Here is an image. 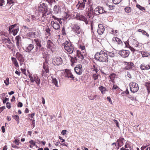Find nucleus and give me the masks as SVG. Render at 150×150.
I'll use <instances>...</instances> for the list:
<instances>
[{"mask_svg":"<svg viewBox=\"0 0 150 150\" xmlns=\"http://www.w3.org/2000/svg\"><path fill=\"white\" fill-rule=\"evenodd\" d=\"M140 67L142 70L149 69H150V65H146L145 64L143 63L141 65Z\"/></svg>","mask_w":150,"mask_h":150,"instance_id":"obj_18","label":"nucleus"},{"mask_svg":"<svg viewBox=\"0 0 150 150\" xmlns=\"http://www.w3.org/2000/svg\"><path fill=\"white\" fill-rule=\"evenodd\" d=\"M71 65H72L74 63L76 62L78 60V59L77 57H71Z\"/></svg>","mask_w":150,"mask_h":150,"instance_id":"obj_27","label":"nucleus"},{"mask_svg":"<svg viewBox=\"0 0 150 150\" xmlns=\"http://www.w3.org/2000/svg\"><path fill=\"white\" fill-rule=\"evenodd\" d=\"M33 42H35L36 45L38 47L39 46V47H41V46L40 42L38 40L34 39L33 41Z\"/></svg>","mask_w":150,"mask_h":150,"instance_id":"obj_32","label":"nucleus"},{"mask_svg":"<svg viewBox=\"0 0 150 150\" xmlns=\"http://www.w3.org/2000/svg\"><path fill=\"white\" fill-rule=\"evenodd\" d=\"M12 117L17 122V124H18L19 122V116L16 115H13Z\"/></svg>","mask_w":150,"mask_h":150,"instance_id":"obj_28","label":"nucleus"},{"mask_svg":"<svg viewBox=\"0 0 150 150\" xmlns=\"http://www.w3.org/2000/svg\"><path fill=\"white\" fill-rule=\"evenodd\" d=\"M10 40L6 36L5 37H4L2 38V42L5 45V46H8L10 43Z\"/></svg>","mask_w":150,"mask_h":150,"instance_id":"obj_17","label":"nucleus"},{"mask_svg":"<svg viewBox=\"0 0 150 150\" xmlns=\"http://www.w3.org/2000/svg\"><path fill=\"white\" fill-rule=\"evenodd\" d=\"M106 5L107 7H109L110 10H112L114 8L115 6L113 5H110L108 4H107Z\"/></svg>","mask_w":150,"mask_h":150,"instance_id":"obj_51","label":"nucleus"},{"mask_svg":"<svg viewBox=\"0 0 150 150\" xmlns=\"http://www.w3.org/2000/svg\"><path fill=\"white\" fill-rule=\"evenodd\" d=\"M116 76V74H115L113 73L110 74V75L109 76V77L110 79H114Z\"/></svg>","mask_w":150,"mask_h":150,"instance_id":"obj_39","label":"nucleus"},{"mask_svg":"<svg viewBox=\"0 0 150 150\" xmlns=\"http://www.w3.org/2000/svg\"><path fill=\"white\" fill-rule=\"evenodd\" d=\"M72 30L74 32L79 34L82 33L81 30L79 25L74 24L72 27Z\"/></svg>","mask_w":150,"mask_h":150,"instance_id":"obj_10","label":"nucleus"},{"mask_svg":"<svg viewBox=\"0 0 150 150\" xmlns=\"http://www.w3.org/2000/svg\"><path fill=\"white\" fill-rule=\"evenodd\" d=\"M95 58L100 62H108V56L103 51H101L99 53L97 52L95 55Z\"/></svg>","mask_w":150,"mask_h":150,"instance_id":"obj_1","label":"nucleus"},{"mask_svg":"<svg viewBox=\"0 0 150 150\" xmlns=\"http://www.w3.org/2000/svg\"><path fill=\"white\" fill-rule=\"evenodd\" d=\"M6 107L8 109H10L11 108L10 103L9 102H7L6 103Z\"/></svg>","mask_w":150,"mask_h":150,"instance_id":"obj_54","label":"nucleus"},{"mask_svg":"<svg viewBox=\"0 0 150 150\" xmlns=\"http://www.w3.org/2000/svg\"><path fill=\"white\" fill-rule=\"evenodd\" d=\"M125 12L127 13H129L131 11V8L129 7H127L125 8Z\"/></svg>","mask_w":150,"mask_h":150,"instance_id":"obj_43","label":"nucleus"},{"mask_svg":"<svg viewBox=\"0 0 150 150\" xmlns=\"http://www.w3.org/2000/svg\"><path fill=\"white\" fill-rule=\"evenodd\" d=\"M119 88L118 86L115 84H113V87L112 88V90H114L116 89L117 88Z\"/></svg>","mask_w":150,"mask_h":150,"instance_id":"obj_53","label":"nucleus"},{"mask_svg":"<svg viewBox=\"0 0 150 150\" xmlns=\"http://www.w3.org/2000/svg\"><path fill=\"white\" fill-rule=\"evenodd\" d=\"M122 0H112L113 3L115 4H117L120 3Z\"/></svg>","mask_w":150,"mask_h":150,"instance_id":"obj_44","label":"nucleus"},{"mask_svg":"<svg viewBox=\"0 0 150 150\" xmlns=\"http://www.w3.org/2000/svg\"><path fill=\"white\" fill-rule=\"evenodd\" d=\"M29 77L30 78V81L31 82L33 83L34 82V78L32 76V75L30 74L29 76Z\"/></svg>","mask_w":150,"mask_h":150,"instance_id":"obj_49","label":"nucleus"},{"mask_svg":"<svg viewBox=\"0 0 150 150\" xmlns=\"http://www.w3.org/2000/svg\"><path fill=\"white\" fill-rule=\"evenodd\" d=\"M59 23V22L58 21H52L51 22V24L54 29L58 30L60 28V25Z\"/></svg>","mask_w":150,"mask_h":150,"instance_id":"obj_13","label":"nucleus"},{"mask_svg":"<svg viewBox=\"0 0 150 150\" xmlns=\"http://www.w3.org/2000/svg\"><path fill=\"white\" fill-rule=\"evenodd\" d=\"M62 46L64 47H72L71 44L70 42H69L67 41H66L65 42L62 44Z\"/></svg>","mask_w":150,"mask_h":150,"instance_id":"obj_24","label":"nucleus"},{"mask_svg":"<svg viewBox=\"0 0 150 150\" xmlns=\"http://www.w3.org/2000/svg\"><path fill=\"white\" fill-rule=\"evenodd\" d=\"M48 65H46L45 63H44L43 67V69L42 70V76H47L48 75L47 73H48L49 72V68L48 67Z\"/></svg>","mask_w":150,"mask_h":150,"instance_id":"obj_11","label":"nucleus"},{"mask_svg":"<svg viewBox=\"0 0 150 150\" xmlns=\"http://www.w3.org/2000/svg\"><path fill=\"white\" fill-rule=\"evenodd\" d=\"M33 78L34 79V81H35L37 85H39L40 84V80L38 78L37 74H35L33 75Z\"/></svg>","mask_w":150,"mask_h":150,"instance_id":"obj_21","label":"nucleus"},{"mask_svg":"<svg viewBox=\"0 0 150 150\" xmlns=\"http://www.w3.org/2000/svg\"><path fill=\"white\" fill-rule=\"evenodd\" d=\"M119 54L123 58H125L129 56V52L126 50H122L119 52Z\"/></svg>","mask_w":150,"mask_h":150,"instance_id":"obj_12","label":"nucleus"},{"mask_svg":"<svg viewBox=\"0 0 150 150\" xmlns=\"http://www.w3.org/2000/svg\"><path fill=\"white\" fill-rule=\"evenodd\" d=\"M99 7L100 6H98L94 10V12H95L96 13H98V14H99V11L100 9Z\"/></svg>","mask_w":150,"mask_h":150,"instance_id":"obj_52","label":"nucleus"},{"mask_svg":"<svg viewBox=\"0 0 150 150\" xmlns=\"http://www.w3.org/2000/svg\"><path fill=\"white\" fill-rule=\"evenodd\" d=\"M112 40L113 41L116 42L118 44H121V46H122L121 45V44L122 43V41L119 39V38L116 37H113L112 39Z\"/></svg>","mask_w":150,"mask_h":150,"instance_id":"obj_23","label":"nucleus"},{"mask_svg":"<svg viewBox=\"0 0 150 150\" xmlns=\"http://www.w3.org/2000/svg\"><path fill=\"white\" fill-rule=\"evenodd\" d=\"M65 74L66 77H67L68 78H70L73 80H74V77L70 70L67 69H66Z\"/></svg>","mask_w":150,"mask_h":150,"instance_id":"obj_14","label":"nucleus"},{"mask_svg":"<svg viewBox=\"0 0 150 150\" xmlns=\"http://www.w3.org/2000/svg\"><path fill=\"white\" fill-rule=\"evenodd\" d=\"M111 32H112V33L114 34V33H117L118 32V31L117 30H114L112 29Z\"/></svg>","mask_w":150,"mask_h":150,"instance_id":"obj_64","label":"nucleus"},{"mask_svg":"<svg viewBox=\"0 0 150 150\" xmlns=\"http://www.w3.org/2000/svg\"><path fill=\"white\" fill-rule=\"evenodd\" d=\"M33 47H23V49L26 52H30Z\"/></svg>","mask_w":150,"mask_h":150,"instance_id":"obj_34","label":"nucleus"},{"mask_svg":"<svg viewBox=\"0 0 150 150\" xmlns=\"http://www.w3.org/2000/svg\"><path fill=\"white\" fill-rule=\"evenodd\" d=\"M99 89L101 93L103 94L105 93V91H107V89L105 87L102 86L99 87Z\"/></svg>","mask_w":150,"mask_h":150,"instance_id":"obj_26","label":"nucleus"},{"mask_svg":"<svg viewBox=\"0 0 150 150\" xmlns=\"http://www.w3.org/2000/svg\"><path fill=\"white\" fill-rule=\"evenodd\" d=\"M19 142V139H16L13 142L17 145H19V143H20Z\"/></svg>","mask_w":150,"mask_h":150,"instance_id":"obj_56","label":"nucleus"},{"mask_svg":"<svg viewBox=\"0 0 150 150\" xmlns=\"http://www.w3.org/2000/svg\"><path fill=\"white\" fill-rule=\"evenodd\" d=\"M21 39V37H20L19 35L17 36L16 38V44L17 46H19L20 45H19V40L20 39Z\"/></svg>","mask_w":150,"mask_h":150,"instance_id":"obj_33","label":"nucleus"},{"mask_svg":"<svg viewBox=\"0 0 150 150\" xmlns=\"http://www.w3.org/2000/svg\"><path fill=\"white\" fill-rule=\"evenodd\" d=\"M105 31V28L102 24H100L98 25V28L97 31L98 34L102 35Z\"/></svg>","mask_w":150,"mask_h":150,"instance_id":"obj_16","label":"nucleus"},{"mask_svg":"<svg viewBox=\"0 0 150 150\" xmlns=\"http://www.w3.org/2000/svg\"><path fill=\"white\" fill-rule=\"evenodd\" d=\"M123 63L125 66L124 69L125 70H131L134 67V64L133 62H124Z\"/></svg>","mask_w":150,"mask_h":150,"instance_id":"obj_8","label":"nucleus"},{"mask_svg":"<svg viewBox=\"0 0 150 150\" xmlns=\"http://www.w3.org/2000/svg\"><path fill=\"white\" fill-rule=\"evenodd\" d=\"M62 63V60L61 57H55L52 58V63L54 66H59Z\"/></svg>","mask_w":150,"mask_h":150,"instance_id":"obj_4","label":"nucleus"},{"mask_svg":"<svg viewBox=\"0 0 150 150\" xmlns=\"http://www.w3.org/2000/svg\"><path fill=\"white\" fill-rule=\"evenodd\" d=\"M91 70L93 71H95L96 73H97L98 71V70L97 68L95 67L94 65L93 66V67L91 68Z\"/></svg>","mask_w":150,"mask_h":150,"instance_id":"obj_46","label":"nucleus"},{"mask_svg":"<svg viewBox=\"0 0 150 150\" xmlns=\"http://www.w3.org/2000/svg\"><path fill=\"white\" fill-rule=\"evenodd\" d=\"M65 50V52L69 54H72L74 51V47H64Z\"/></svg>","mask_w":150,"mask_h":150,"instance_id":"obj_19","label":"nucleus"},{"mask_svg":"<svg viewBox=\"0 0 150 150\" xmlns=\"http://www.w3.org/2000/svg\"><path fill=\"white\" fill-rule=\"evenodd\" d=\"M143 57H147L150 55L149 53L146 52H143L142 53Z\"/></svg>","mask_w":150,"mask_h":150,"instance_id":"obj_40","label":"nucleus"},{"mask_svg":"<svg viewBox=\"0 0 150 150\" xmlns=\"http://www.w3.org/2000/svg\"><path fill=\"white\" fill-rule=\"evenodd\" d=\"M83 56L81 54L79 50L77 51V57L78 58L79 61H82L84 58Z\"/></svg>","mask_w":150,"mask_h":150,"instance_id":"obj_20","label":"nucleus"},{"mask_svg":"<svg viewBox=\"0 0 150 150\" xmlns=\"http://www.w3.org/2000/svg\"><path fill=\"white\" fill-rule=\"evenodd\" d=\"M93 13H92V12H87L86 13V16L88 17V19L90 18H93V16L92 15V14H93Z\"/></svg>","mask_w":150,"mask_h":150,"instance_id":"obj_35","label":"nucleus"},{"mask_svg":"<svg viewBox=\"0 0 150 150\" xmlns=\"http://www.w3.org/2000/svg\"><path fill=\"white\" fill-rule=\"evenodd\" d=\"M52 18H54V19L55 20V21H58V22H59V23H62V22L61 21V20H59V18H57L56 17L54 16H52Z\"/></svg>","mask_w":150,"mask_h":150,"instance_id":"obj_45","label":"nucleus"},{"mask_svg":"<svg viewBox=\"0 0 150 150\" xmlns=\"http://www.w3.org/2000/svg\"><path fill=\"white\" fill-rule=\"evenodd\" d=\"M27 36L30 38H35V32H30L27 34Z\"/></svg>","mask_w":150,"mask_h":150,"instance_id":"obj_25","label":"nucleus"},{"mask_svg":"<svg viewBox=\"0 0 150 150\" xmlns=\"http://www.w3.org/2000/svg\"><path fill=\"white\" fill-rule=\"evenodd\" d=\"M38 10L39 11H44V13L42 14V18H44V16H47L50 13V11L47 13V7L46 5L44 3L40 4L38 6Z\"/></svg>","mask_w":150,"mask_h":150,"instance_id":"obj_2","label":"nucleus"},{"mask_svg":"<svg viewBox=\"0 0 150 150\" xmlns=\"http://www.w3.org/2000/svg\"><path fill=\"white\" fill-rule=\"evenodd\" d=\"M19 29H13L12 30V32L13 33V35L14 36H15L17 34L18 32V31Z\"/></svg>","mask_w":150,"mask_h":150,"instance_id":"obj_41","label":"nucleus"},{"mask_svg":"<svg viewBox=\"0 0 150 150\" xmlns=\"http://www.w3.org/2000/svg\"><path fill=\"white\" fill-rule=\"evenodd\" d=\"M59 7L55 5L54 7V11L55 12V13H58L59 11Z\"/></svg>","mask_w":150,"mask_h":150,"instance_id":"obj_31","label":"nucleus"},{"mask_svg":"<svg viewBox=\"0 0 150 150\" xmlns=\"http://www.w3.org/2000/svg\"><path fill=\"white\" fill-rule=\"evenodd\" d=\"M76 17L78 20L83 21L86 24H88V18L86 16L81 15L79 13H77L76 15Z\"/></svg>","mask_w":150,"mask_h":150,"instance_id":"obj_5","label":"nucleus"},{"mask_svg":"<svg viewBox=\"0 0 150 150\" xmlns=\"http://www.w3.org/2000/svg\"><path fill=\"white\" fill-rule=\"evenodd\" d=\"M13 64L16 67H19L18 63L15 57H12L11 58Z\"/></svg>","mask_w":150,"mask_h":150,"instance_id":"obj_22","label":"nucleus"},{"mask_svg":"<svg viewBox=\"0 0 150 150\" xmlns=\"http://www.w3.org/2000/svg\"><path fill=\"white\" fill-rule=\"evenodd\" d=\"M47 45L48 46V47H52L53 45V44L52 41L50 40H49L47 41Z\"/></svg>","mask_w":150,"mask_h":150,"instance_id":"obj_38","label":"nucleus"},{"mask_svg":"<svg viewBox=\"0 0 150 150\" xmlns=\"http://www.w3.org/2000/svg\"><path fill=\"white\" fill-rule=\"evenodd\" d=\"M46 32L47 33L50 35V28L48 27H47V28H46Z\"/></svg>","mask_w":150,"mask_h":150,"instance_id":"obj_59","label":"nucleus"},{"mask_svg":"<svg viewBox=\"0 0 150 150\" xmlns=\"http://www.w3.org/2000/svg\"><path fill=\"white\" fill-rule=\"evenodd\" d=\"M5 1L4 0H0V6H2L4 4Z\"/></svg>","mask_w":150,"mask_h":150,"instance_id":"obj_60","label":"nucleus"},{"mask_svg":"<svg viewBox=\"0 0 150 150\" xmlns=\"http://www.w3.org/2000/svg\"><path fill=\"white\" fill-rule=\"evenodd\" d=\"M97 96L96 95H94L93 96L91 95L90 96H88V98L90 100H92L95 99L96 97Z\"/></svg>","mask_w":150,"mask_h":150,"instance_id":"obj_37","label":"nucleus"},{"mask_svg":"<svg viewBox=\"0 0 150 150\" xmlns=\"http://www.w3.org/2000/svg\"><path fill=\"white\" fill-rule=\"evenodd\" d=\"M29 143L31 144H32L33 146H35V143L34 142V141L31 140L29 142Z\"/></svg>","mask_w":150,"mask_h":150,"instance_id":"obj_62","label":"nucleus"},{"mask_svg":"<svg viewBox=\"0 0 150 150\" xmlns=\"http://www.w3.org/2000/svg\"><path fill=\"white\" fill-rule=\"evenodd\" d=\"M52 82L56 86H58V81L55 78L52 79Z\"/></svg>","mask_w":150,"mask_h":150,"instance_id":"obj_42","label":"nucleus"},{"mask_svg":"<svg viewBox=\"0 0 150 150\" xmlns=\"http://www.w3.org/2000/svg\"><path fill=\"white\" fill-rule=\"evenodd\" d=\"M136 6L137 8H138L141 10L143 11V10H145L144 8L141 6L139 5H137Z\"/></svg>","mask_w":150,"mask_h":150,"instance_id":"obj_47","label":"nucleus"},{"mask_svg":"<svg viewBox=\"0 0 150 150\" xmlns=\"http://www.w3.org/2000/svg\"><path fill=\"white\" fill-rule=\"evenodd\" d=\"M99 8L100 9L99 11V14H102L106 12V11L104 10L102 7H100Z\"/></svg>","mask_w":150,"mask_h":150,"instance_id":"obj_36","label":"nucleus"},{"mask_svg":"<svg viewBox=\"0 0 150 150\" xmlns=\"http://www.w3.org/2000/svg\"><path fill=\"white\" fill-rule=\"evenodd\" d=\"M81 50H79L81 54L83 55H86V53L85 50V47H80Z\"/></svg>","mask_w":150,"mask_h":150,"instance_id":"obj_30","label":"nucleus"},{"mask_svg":"<svg viewBox=\"0 0 150 150\" xmlns=\"http://www.w3.org/2000/svg\"><path fill=\"white\" fill-rule=\"evenodd\" d=\"M74 71L76 74L79 75L82 74L83 71V69L82 68V66L81 64H78L74 68Z\"/></svg>","mask_w":150,"mask_h":150,"instance_id":"obj_6","label":"nucleus"},{"mask_svg":"<svg viewBox=\"0 0 150 150\" xmlns=\"http://www.w3.org/2000/svg\"><path fill=\"white\" fill-rule=\"evenodd\" d=\"M4 83H5L6 86H7L9 84V79L7 77L6 79V80H4Z\"/></svg>","mask_w":150,"mask_h":150,"instance_id":"obj_48","label":"nucleus"},{"mask_svg":"<svg viewBox=\"0 0 150 150\" xmlns=\"http://www.w3.org/2000/svg\"><path fill=\"white\" fill-rule=\"evenodd\" d=\"M131 91L133 93L137 92L139 89L137 83L135 82H131L129 84Z\"/></svg>","mask_w":150,"mask_h":150,"instance_id":"obj_3","label":"nucleus"},{"mask_svg":"<svg viewBox=\"0 0 150 150\" xmlns=\"http://www.w3.org/2000/svg\"><path fill=\"white\" fill-rule=\"evenodd\" d=\"M106 51L107 52V53H108V54H111V56L113 55V53H112V52H113L112 50L111 51L110 50H106Z\"/></svg>","mask_w":150,"mask_h":150,"instance_id":"obj_57","label":"nucleus"},{"mask_svg":"<svg viewBox=\"0 0 150 150\" xmlns=\"http://www.w3.org/2000/svg\"><path fill=\"white\" fill-rule=\"evenodd\" d=\"M88 10H89L90 12H92V13H93V8L92 5L90 6V7L88 9Z\"/></svg>","mask_w":150,"mask_h":150,"instance_id":"obj_58","label":"nucleus"},{"mask_svg":"<svg viewBox=\"0 0 150 150\" xmlns=\"http://www.w3.org/2000/svg\"><path fill=\"white\" fill-rule=\"evenodd\" d=\"M107 100L109 101L111 104H112V103L110 97H107Z\"/></svg>","mask_w":150,"mask_h":150,"instance_id":"obj_61","label":"nucleus"},{"mask_svg":"<svg viewBox=\"0 0 150 150\" xmlns=\"http://www.w3.org/2000/svg\"><path fill=\"white\" fill-rule=\"evenodd\" d=\"M7 4H10L14 3V0H7Z\"/></svg>","mask_w":150,"mask_h":150,"instance_id":"obj_55","label":"nucleus"},{"mask_svg":"<svg viewBox=\"0 0 150 150\" xmlns=\"http://www.w3.org/2000/svg\"><path fill=\"white\" fill-rule=\"evenodd\" d=\"M145 86L146 87L148 93H149L150 92V83L146 82L145 84Z\"/></svg>","mask_w":150,"mask_h":150,"instance_id":"obj_29","label":"nucleus"},{"mask_svg":"<svg viewBox=\"0 0 150 150\" xmlns=\"http://www.w3.org/2000/svg\"><path fill=\"white\" fill-rule=\"evenodd\" d=\"M23 105V103L21 102H19L17 106L18 107H21Z\"/></svg>","mask_w":150,"mask_h":150,"instance_id":"obj_63","label":"nucleus"},{"mask_svg":"<svg viewBox=\"0 0 150 150\" xmlns=\"http://www.w3.org/2000/svg\"><path fill=\"white\" fill-rule=\"evenodd\" d=\"M132 143L130 142L127 141L124 146L121 147L120 150H131L132 149Z\"/></svg>","mask_w":150,"mask_h":150,"instance_id":"obj_7","label":"nucleus"},{"mask_svg":"<svg viewBox=\"0 0 150 150\" xmlns=\"http://www.w3.org/2000/svg\"><path fill=\"white\" fill-rule=\"evenodd\" d=\"M93 78L94 80H96L98 79V75L96 74H94L93 75Z\"/></svg>","mask_w":150,"mask_h":150,"instance_id":"obj_50","label":"nucleus"},{"mask_svg":"<svg viewBox=\"0 0 150 150\" xmlns=\"http://www.w3.org/2000/svg\"><path fill=\"white\" fill-rule=\"evenodd\" d=\"M16 56L17 59L19 62L20 65L21 66L23 64H24V58L23 56L18 52L16 53Z\"/></svg>","mask_w":150,"mask_h":150,"instance_id":"obj_9","label":"nucleus"},{"mask_svg":"<svg viewBox=\"0 0 150 150\" xmlns=\"http://www.w3.org/2000/svg\"><path fill=\"white\" fill-rule=\"evenodd\" d=\"M125 140L124 138L120 137L119 139H117V142L118 145V147L117 148V149H118L120 147H121L122 146L124 143L125 142Z\"/></svg>","mask_w":150,"mask_h":150,"instance_id":"obj_15","label":"nucleus"}]
</instances>
